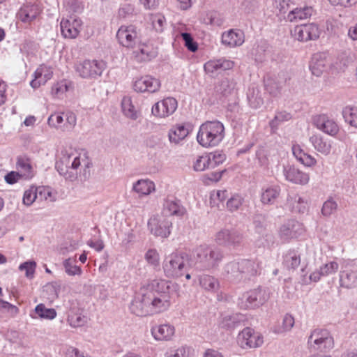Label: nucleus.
<instances>
[{
    "mask_svg": "<svg viewBox=\"0 0 357 357\" xmlns=\"http://www.w3.org/2000/svg\"><path fill=\"white\" fill-rule=\"evenodd\" d=\"M67 322L72 328L82 327L87 323V317L81 312L70 310L68 314Z\"/></svg>",
    "mask_w": 357,
    "mask_h": 357,
    "instance_id": "c03bdc74",
    "label": "nucleus"
},
{
    "mask_svg": "<svg viewBox=\"0 0 357 357\" xmlns=\"http://www.w3.org/2000/svg\"><path fill=\"white\" fill-rule=\"evenodd\" d=\"M34 312L37 317L31 315L33 319L38 317L41 319L52 320L55 319L57 315L55 309L47 308L43 303L37 305L34 309Z\"/></svg>",
    "mask_w": 357,
    "mask_h": 357,
    "instance_id": "37998d69",
    "label": "nucleus"
},
{
    "mask_svg": "<svg viewBox=\"0 0 357 357\" xmlns=\"http://www.w3.org/2000/svg\"><path fill=\"white\" fill-rule=\"evenodd\" d=\"M283 175L286 181L296 185H305L310 181V174L294 165L284 166Z\"/></svg>",
    "mask_w": 357,
    "mask_h": 357,
    "instance_id": "6ab92c4d",
    "label": "nucleus"
},
{
    "mask_svg": "<svg viewBox=\"0 0 357 357\" xmlns=\"http://www.w3.org/2000/svg\"><path fill=\"white\" fill-rule=\"evenodd\" d=\"M81 165L80 156L72 155H63L59 162L56 163V168L59 174L65 176L66 179L73 180L75 175H68L69 168L77 169Z\"/></svg>",
    "mask_w": 357,
    "mask_h": 357,
    "instance_id": "a211bd4d",
    "label": "nucleus"
},
{
    "mask_svg": "<svg viewBox=\"0 0 357 357\" xmlns=\"http://www.w3.org/2000/svg\"><path fill=\"white\" fill-rule=\"evenodd\" d=\"M237 342L243 349L257 348L263 344L264 337L255 329L246 327L238 333Z\"/></svg>",
    "mask_w": 357,
    "mask_h": 357,
    "instance_id": "9d476101",
    "label": "nucleus"
},
{
    "mask_svg": "<svg viewBox=\"0 0 357 357\" xmlns=\"http://www.w3.org/2000/svg\"><path fill=\"white\" fill-rule=\"evenodd\" d=\"M313 12L314 10L311 6L296 8L288 13L287 19L291 22L306 20L312 15Z\"/></svg>",
    "mask_w": 357,
    "mask_h": 357,
    "instance_id": "c9c22d12",
    "label": "nucleus"
},
{
    "mask_svg": "<svg viewBox=\"0 0 357 357\" xmlns=\"http://www.w3.org/2000/svg\"><path fill=\"white\" fill-rule=\"evenodd\" d=\"M225 137L224 124L220 121H207L202 123L197 134V141L204 148L218 146Z\"/></svg>",
    "mask_w": 357,
    "mask_h": 357,
    "instance_id": "f03ea898",
    "label": "nucleus"
},
{
    "mask_svg": "<svg viewBox=\"0 0 357 357\" xmlns=\"http://www.w3.org/2000/svg\"><path fill=\"white\" fill-rule=\"evenodd\" d=\"M71 87V82L67 79H62L54 83L51 89V94L54 98L62 99L66 92Z\"/></svg>",
    "mask_w": 357,
    "mask_h": 357,
    "instance_id": "79ce46f5",
    "label": "nucleus"
},
{
    "mask_svg": "<svg viewBox=\"0 0 357 357\" xmlns=\"http://www.w3.org/2000/svg\"><path fill=\"white\" fill-rule=\"evenodd\" d=\"M305 231V227L301 222L290 219L281 225L279 234L281 238L289 240L303 235Z\"/></svg>",
    "mask_w": 357,
    "mask_h": 357,
    "instance_id": "f3484780",
    "label": "nucleus"
},
{
    "mask_svg": "<svg viewBox=\"0 0 357 357\" xmlns=\"http://www.w3.org/2000/svg\"><path fill=\"white\" fill-rule=\"evenodd\" d=\"M268 290L259 287L242 294L238 300V306L241 310H254L262 306L269 299Z\"/></svg>",
    "mask_w": 357,
    "mask_h": 357,
    "instance_id": "39448f33",
    "label": "nucleus"
},
{
    "mask_svg": "<svg viewBox=\"0 0 357 357\" xmlns=\"http://www.w3.org/2000/svg\"><path fill=\"white\" fill-rule=\"evenodd\" d=\"M342 115L346 123H349L351 126L357 127V107L355 106L345 107L343 109Z\"/></svg>",
    "mask_w": 357,
    "mask_h": 357,
    "instance_id": "603ef678",
    "label": "nucleus"
},
{
    "mask_svg": "<svg viewBox=\"0 0 357 357\" xmlns=\"http://www.w3.org/2000/svg\"><path fill=\"white\" fill-rule=\"evenodd\" d=\"M244 33L238 29H231L222 34V44L229 47L241 46L244 43Z\"/></svg>",
    "mask_w": 357,
    "mask_h": 357,
    "instance_id": "7c9ffc66",
    "label": "nucleus"
},
{
    "mask_svg": "<svg viewBox=\"0 0 357 357\" xmlns=\"http://www.w3.org/2000/svg\"><path fill=\"white\" fill-rule=\"evenodd\" d=\"M234 62L225 58L210 60L204 65L205 72L213 75L220 70H227L233 68Z\"/></svg>",
    "mask_w": 357,
    "mask_h": 357,
    "instance_id": "c756f323",
    "label": "nucleus"
},
{
    "mask_svg": "<svg viewBox=\"0 0 357 357\" xmlns=\"http://www.w3.org/2000/svg\"><path fill=\"white\" fill-rule=\"evenodd\" d=\"M287 205L292 212L303 214L308 212L310 201L298 193H289L287 197Z\"/></svg>",
    "mask_w": 357,
    "mask_h": 357,
    "instance_id": "412c9836",
    "label": "nucleus"
},
{
    "mask_svg": "<svg viewBox=\"0 0 357 357\" xmlns=\"http://www.w3.org/2000/svg\"><path fill=\"white\" fill-rule=\"evenodd\" d=\"M195 261V268L199 271H209L218 266L223 258L222 252L215 247L202 244L192 250Z\"/></svg>",
    "mask_w": 357,
    "mask_h": 357,
    "instance_id": "20e7f679",
    "label": "nucleus"
},
{
    "mask_svg": "<svg viewBox=\"0 0 357 357\" xmlns=\"http://www.w3.org/2000/svg\"><path fill=\"white\" fill-rule=\"evenodd\" d=\"M354 54L342 52L340 54L333 62H331V70L332 73L344 72L354 61Z\"/></svg>",
    "mask_w": 357,
    "mask_h": 357,
    "instance_id": "473e14b6",
    "label": "nucleus"
},
{
    "mask_svg": "<svg viewBox=\"0 0 357 357\" xmlns=\"http://www.w3.org/2000/svg\"><path fill=\"white\" fill-rule=\"evenodd\" d=\"M295 324L294 317L289 313L284 315L281 326H278L274 329V333L280 334L289 332L294 327Z\"/></svg>",
    "mask_w": 357,
    "mask_h": 357,
    "instance_id": "3c124183",
    "label": "nucleus"
},
{
    "mask_svg": "<svg viewBox=\"0 0 357 357\" xmlns=\"http://www.w3.org/2000/svg\"><path fill=\"white\" fill-rule=\"evenodd\" d=\"M53 76V68L46 64L40 65L33 73V79L31 81L30 85L33 89H38L44 85Z\"/></svg>",
    "mask_w": 357,
    "mask_h": 357,
    "instance_id": "393cba45",
    "label": "nucleus"
},
{
    "mask_svg": "<svg viewBox=\"0 0 357 357\" xmlns=\"http://www.w3.org/2000/svg\"><path fill=\"white\" fill-rule=\"evenodd\" d=\"M39 187L31 186L26 189L23 195V204L26 206H31L36 199H38Z\"/></svg>",
    "mask_w": 357,
    "mask_h": 357,
    "instance_id": "864d4df0",
    "label": "nucleus"
},
{
    "mask_svg": "<svg viewBox=\"0 0 357 357\" xmlns=\"http://www.w3.org/2000/svg\"><path fill=\"white\" fill-rule=\"evenodd\" d=\"M337 204L332 197H329L323 204L321 208V214L324 217H329L337 211Z\"/></svg>",
    "mask_w": 357,
    "mask_h": 357,
    "instance_id": "bf43d9fd",
    "label": "nucleus"
},
{
    "mask_svg": "<svg viewBox=\"0 0 357 357\" xmlns=\"http://www.w3.org/2000/svg\"><path fill=\"white\" fill-rule=\"evenodd\" d=\"M243 198L240 195H234L227 202V208L231 211H237L243 204Z\"/></svg>",
    "mask_w": 357,
    "mask_h": 357,
    "instance_id": "69168bd1",
    "label": "nucleus"
},
{
    "mask_svg": "<svg viewBox=\"0 0 357 357\" xmlns=\"http://www.w3.org/2000/svg\"><path fill=\"white\" fill-rule=\"evenodd\" d=\"M309 142L313 149L320 154L327 156L332 150V141L318 132H313L309 137Z\"/></svg>",
    "mask_w": 357,
    "mask_h": 357,
    "instance_id": "5701e85b",
    "label": "nucleus"
},
{
    "mask_svg": "<svg viewBox=\"0 0 357 357\" xmlns=\"http://www.w3.org/2000/svg\"><path fill=\"white\" fill-rule=\"evenodd\" d=\"M242 238L237 231L223 229L216 233L215 241L220 245L236 246L241 243Z\"/></svg>",
    "mask_w": 357,
    "mask_h": 357,
    "instance_id": "4be33fe9",
    "label": "nucleus"
},
{
    "mask_svg": "<svg viewBox=\"0 0 357 357\" xmlns=\"http://www.w3.org/2000/svg\"><path fill=\"white\" fill-rule=\"evenodd\" d=\"M151 22L153 26L156 31L162 32L163 31L166 20L162 15L158 13L151 15Z\"/></svg>",
    "mask_w": 357,
    "mask_h": 357,
    "instance_id": "774afa93",
    "label": "nucleus"
},
{
    "mask_svg": "<svg viewBox=\"0 0 357 357\" xmlns=\"http://www.w3.org/2000/svg\"><path fill=\"white\" fill-rule=\"evenodd\" d=\"M238 323L237 318L235 315H225L219 321V326L225 329L234 328Z\"/></svg>",
    "mask_w": 357,
    "mask_h": 357,
    "instance_id": "0e129e2a",
    "label": "nucleus"
},
{
    "mask_svg": "<svg viewBox=\"0 0 357 357\" xmlns=\"http://www.w3.org/2000/svg\"><path fill=\"white\" fill-rule=\"evenodd\" d=\"M255 232L261 236L265 242H267L270 238V235L266 229V220L264 217L257 215L253 220Z\"/></svg>",
    "mask_w": 357,
    "mask_h": 357,
    "instance_id": "de8ad7c7",
    "label": "nucleus"
},
{
    "mask_svg": "<svg viewBox=\"0 0 357 357\" xmlns=\"http://www.w3.org/2000/svg\"><path fill=\"white\" fill-rule=\"evenodd\" d=\"M160 87V80L149 75L137 77L132 82L133 90L140 93H154L159 91Z\"/></svg>",
    "mask_w": 357,
    "mask_h": 357,
    "instance_id": "4468645a",
    "label": "nucleus"
},
{
    "mask_svg": "<svg viewBox=\"0 0 357 357\" xmlns=\"http://www.w3.org/2000/svg\"><path fill=\"white\" fill-rule=\"evenodd\" d=\"M190 133V126L186 123H177L171 127L168 132V139L174 145L182 144Z\"/></svg>",
    "mask_w": 357,
    "mask_h": 357,
    "instance_id": "a878e982",
    "label": "nucleus"
},
{
    "mask_svg": "<svg viewBox=\"0 0 357 357\" xmlns=\"http://www.w3.org/2000/svg\"><path fill=\"white\" fill-rule=\"evenodd\" d=\"M76 257H69L63 261L65 273L69 276H80L82 274V269L76 265Z\"/></svg>",
    "mask_w": 357,
    "mask_h": 357,
    "instance_id": "a18cd8bd",
    "label": "nucleus"
},
{
    "mask_svg": "<svg viewBox=\"0 0 357 357\" xmlns=\"http://www.w3.org/2000/svg\"><path fill=\"white\" fill-rule=\"evenodd\" d=\"M281 187L278 184L266 185L261 188L260 201L264 205H273L281 194Z\"/></svg>",
    "mask_w": 357,
    "mask_h": 357,
    "instance_id": "bb28decb",
    "label": "nucleus"
},
{
    "mask_svg": "<svg viewBox=\"0 0 357 357\" xmlns=\"http://www.w3.org/2000/svg\"><path fill=\"white\" fill-rule=\"evenodd\" d=\"M146 262L153 266L154 268L158 267L160 265V255L155 249H149L144 256Z\"/></svg>",
    "mask_w": 357,
    "mask_h": 357,
    "instance_id": "e2e57ef3",
    "label": "nucleus"
},
{
    "mask_svg": "<svg viewBox=\"0 0 357 357\" xmlns=\"http://www.w3.org/2000/svg\"><path fill=\"white\" fill-rule=\"evenodd\" d=\"M192 349L190 347L182 346L166 353L165 357H191Z\"/></svg>",
    "mask_w": 357,
    "mask_h": 357,
    "instance_id": "052dcab7",
    "label": "nucleus"
},
{
    "mask_svg": "<svg viewBox=\"0 0 357 357\" xmlns=\"http://www.w3.org/2000/svg\"><path fill=\"white\" fill-rule=\"evenodd\" d=\"M312 123L317 130L333 137H335L340 131L337 123L325 114L313 116Z\"/></svg>",
    "mask_w": 357,
    "mask_h": 357,
    "instance_id": "f8f14e48",
    "label": "nucleus"
},
{
    "mask_svg": "<svg viewBox=\"0 0 357 357\" xmlns=\"http://www.w3.org/2000/svg\"><path fill=\"white\" fill-rule=\"evenodd\" d=\"M16 167L18 172L22 178L30 179L34 175L33 169L30 159L26 156H20L17 158Z\"/></svg>",
    "mask_w": 357,
    "mask_h": 357,
    "instance_id": "f704fd0d",
    "label": "nucleus"
},
{
    "mask_svg": "<svg viewBox=\"0 0 357 357\" xmlns=\"http://www.w3.org/2000/svg\"><path fill=\"white\" fill-rule=\"evenodd\" d=\"M357 280V274L355 270H352L348 266H345L344 269L340 272V282L342 287L345 288H352L356 286Z\"/></svg>",
    "mask_w": 357,
    "mask_h": 357,
    "instance_id": "4c0bfd02",
    "label": "nucleus"
},
{
    "mask_svg": "<svg viewBox=\"0 0 357 357\" xmlns=\"http://www.w3.org/2000/svg\"><path fill=\"white\" fill-rule=\"evenodd\" d=\"M301 264V255L295 250H288L283 256V265L288 270H295Z\"/></svg>",
    "mask_w": 357,
    "mask_h": 357,
    "instance_id": "ea45409f",
    "label": "nucleus"
},
{
    "mask_svg": "<svg viewBox=\"0 0 357 357\" xmlns=\"http://www.w3.org/2000/svg\"><path fill=\"white\" fill-rule=\"evenodd\" d=\"M307 344L314 351L328 352L334 346V341L330 333L325 329L313 330L308 337Z\"/></svg>",
    "mask_w": 357,
    "mask_h": 357,
    "instance_id": "423d86ee",
    "label": "nucleus"
},
{
    "mask_svg": "<svg viewBox=\"0 0 357 357\" xmlns=\"http://www.w3.org/2000/svg\"><path fill=\"white\" fill-rule=\"evenodd\" d=\"M225 273L229 280H237L242 278L238 261H231L225 266Z\"/></svg>",
    "mask_w": 357,
    "mask_h": 357,
    "instance_id": "8fccbe9b",
    "label": "nucleus"
},
{
    "mask_svg": "<svg viewBox=\"0 0 357 357\" xmlns=\"http://www.w3.org/2000/svg\"><path fill=\"white\" fill-rule=\"evenodd\" d=\"M135 48L132 54L136 61L139 62L150 61L157 55L156 50L151 45L141 43L140 41Z\"/></svg>",
    "mask_w": 357,
    "mask_h": 357,
    "instance_id": "2f4dec72",
    "label": "nucleus"
},
{
    "mask_svg": "<svg viewBox=\"0 0 357 357\" xmlns=\"http://www.w3.org/2000/svg\"><path fill=\"white\" fill-rule=\"evenodd\" d=\"M121 108L123 113L126 116L131 119H136L137 118V112L134 105H132L130 97L125 96L121 100Z\"/></svg>",
    "mask_w": 357,
    "mask_h": 357,
    "instance_id": "09e8293b",
    "label": "nucleus"
},
{
    "mask_svg": "<svg viewBox=\"0 0 357 357\" xmlns=\"http://www.w3.org/2000/svg\"><path fill=\"white\" fill-rule=\"evenodd\" d=\"M173 284L168 280L156 279L140 289L132 301L130 312L139 317L160 314L172 305Z\"/></svg>",
    "mask_w": 357,
    "mask_h": 357,
    "instance_id": "f257e3e1",
    "label": "nucleus"
},
{
    "mask_svg": "<svg viewBox=\"0 0 357 357\" xmlns=\"http://www.w3.org/2000/svg\"><path fill=\"white\" fill-rule=\"evenodd\" d=\"M291 149L296 159L305 167H312L317 163L316 158L312 155L305 152L300 145L294 144Z\"/></svg>",
    "mask_w": 357,
    "mask_h": 357,
    "instance_id": "72a5a7b5",
    "label": "nucleus"
},
{
    "mask_svg": "<svg viewBox=\"0 0 357 357\" xmlns=\"http://www.w3.org/2000/svg\"><path fill=\"white\" fill-rule=\"evenodd\" d=\"M148 227L155 236L166 238L171 234L172 222L163 215H156L149 218Z\"/></svg>",
    "mask_w": 357,
    "mask_h": 357,
    "instance_id": "1a4fd4ad",
    "label": "nucleus"
},
{
    "mask_svg": "<svg viewBox=\"0 0 357 357\" xmlns=\"http://www.w3.org/2000/svg\"><path fill=\"white\" fill-rule=\"evenodd\" d=\"M50 128L61 130L62 132H71L77 124V116L72 112H56L47 119Z\"/></svg>",
    "mask_w": 357,
    "mask_h": 357,
    "instance_id": "0eeeda50",
    "label": "nucleus"
},
{
    "mask_svg": "<svg viewBox=\"0 0 357 357\" xmlns=\"http://www.w3.org/2000/svg\"><path fill=\"white\" fill-rule=\"evenodd\" d=\"M291 119V114L285 111L278 112L275 114V117L269 123L271 130H277L280 125L282 123L289 121Z\"/></svg>",
    "mask_w": 357,
    "mask_h": 357,
    "instance_id": "5fc2aeb1",
    "label": "nucleus"
},
{
    "mask_svg": "<svg viewBox=\"0 0 357 357\" xmlns=\"http://www.w3.org/2000/svg\"><path fill=\"white\" fill-rule=\"evenodd\" d=\"M331 59L326 52H317L313 54L310 62V70L312 75L320 77L329 67L331 68Z\"/></svg>",
    "mask_w": 357,
    "mask_h": 357,
    "instance_id": "aec40b11",
    "label": "nucleus"
},
{
    "mask_svg": "<svg viewBox=\"0 0 357 357\" xmlns=\"http://www.w3.org/2000/svg\"><path fill=\"white\" fill-rule=\"evenodd\" d=\"M36 262L33 260H29L24 263H22L18 268L20 271H24L25 277L29 279L34 278L35 271L36 269Z\"/></svg>",
    "mask_w": 357,
    "mask_h": 357,
    "instance_id": "4d7b16f0",
    "label": "nucleus"
},
{
    "mask_svg": "<svg viewBox=\"0 0 357 357\" xmlns=\"http://www.w3.org/2000/svg\"><path fill=\"white\" fill-rule=\"evenodd\" d=\"M193 169L196 172H202L211 169L208 154L197 156L193 162Z\"/></svg>",
    "mask_w": 357,
    "mask_h": 357,
    "instance_id": "6e6d98bb",
    "label": "nucleus"
},
{
    "mask_svg": "<svg viewBox=\"0 0 357 357\" xmlns=\"http://www.w3.org/2000/svg\"><path fill=\"white\" fill-rule=\"evenodd\" d=\"M41 13L38 5L36 3H26L21 6L17 12L19 20L23 23L30 24Z\"/></svg>",
    "mask_w": 357,
    "mask_h": 357,
    "instance_id": "c85d7f7f",
    "label": "nucleus"
},
{
    "mask_svg": "<svg viewBox=\"0 0 357 357\" xmlns=\"http://www.w3.org/2000/svg\"><path fill=\"white\" fill-rule=\"evenodd\" d=\"M116 38L120 45L130 49H135L140 40L139 32L134 25L121 26L117 31Z\"/></svg>",
    "mask_w": 357,
    "mask_h": 357,
    "instance_id": "9b49d317",
    "label": "nucleus"
},
{
    "mask_svg": "<svg viewBox=\"0 0 357 357\" xmlns=\"http://www.w3.org/2000/svg\"><path fill=\"white\" fill-rule=\"evenodd\" d=\"M211 169L222 164L226 160V155L222 151H215L208 153Z\"/></svg>",
    "mask_w": 357,
    "mask_h": 357,
    "instance_id": "13d9d810",
    "label": "nucleus"
},
{
    "mask_svg": "<svg viewBox=\"0 0 357 357\" xmlns=\"http://www.w3.org/2000/svg\"><path fill=\"white\" fill-rule=\"evenodd\" d=\"M186 213L185 208L181 205L180 201L167 197L164 199L162 204V215L166 218L168 216L183 217Z\"/></svg>",
    "mask_w": 357,
    "mask_h": 357,
    "instance_id": "b1692460",
    "label": "nucleus"
},
{
    "mask_svg": "<svg viewBox=\"0 0 357 357\" xmlns=\"http://www.w3.org/2000/svg\"><path fill=\"white\" fill-rule=\"evenodd\" d=\"M239 265V268L241 274V277L243 278V274H247L248 275H255L257 274L258 264L255 261L249 260V259H242L240 261H238Z\"/></svg>",
    "mask_w": 357,
    "mask_h": 357,
    "instance_id": "49530a36",
    "label": "nucleus"
},
{
    "mask_svg": "<svg viewBox=\"0 0 357 357\" xmlns=\"http://www.w3.org/2000/svg\"><path fill=\"white\" fill-rule=\"evenodd\" d=\"M265 88L267 92L273 96H277L280 93L281 86L273 79H267L265 81Z\"/></svg>",
    "mask_w": 357,
    "mask_h": 357,
    "instance_id": "338daca9",
    "label": "nucleus"
},
{
    "mask_svg": "<svg viewBox=\"0 0 357 357\" xmlns=\"http://www.w3.org/2000/svg\"><path fill=\"white\" fill-rule=\"evenodd\" d=\"M178 107L177 100L172 97H167L155 102L151 108V113L158 118H166L174 113Z\"/></svg>",
    "mask_w": 357,
    "mask_h": 357,
    "instance_id": "dca6fc26",
    "label": "nucleus"
},
{
    "mask_svg": "<svg viewBox=\"0 0 357 357\" xmlns=\"http://www.w3.org/2000/svg\"><path fill=\"white\" fill-rule=\"evenodd\" d=\"M247 99L250 106L253 109H258L264 104V98L259 87L251 85L247 92Z\"/></svg>",
    "mask_w": 357,
    "mask_h": 357,
    "instance_id": "e433bc0d",
    "label": "nucleus"
},
{
    "mask_svg": "<svg viewBox=\"0 0 357 357\" xmlns=\"http://www.w3.org/2000/svg\"><path fill=\"white\" fill-rule=\"evenodd\" d=\"M105 63L97 60H84L76 65L75 70L83 78H96L101 75Z\"/></svg>",
    "mask_w": 357,
    "mask_h": 357,
    "instance_id": "ddd939ff",
    "label": "nucleus"
},
{
    "mask_svg": "<svg viewBox=\"0 0 357 357\" xmlns=\"http://www.w3.org/2000/svg\"><path fill=\"white\" fill-rule=\"evenodd\" d=\"M56 199V193L47 187H39L38 200L53 202Z\"/></svg>",
    "mask_w": 357,
    "mask_h": 357,
    "instance_id": "680f3d73",
    "label": "nucleus"
},
{
    "mask_svg": "<svg viewBox=\"0 0 357 357\" xmlns=\"http://www.w3.org/2000/svg\"><path fill=\"white\" fill-rule=\"evenodd\" d=\"M192 257L185 252H174L165 256L162 270L168 278L176 279L184 275L192 267Z\"/></svg>",
    "mask_w": 357,
    "mask_h": 357,
    "instance_id": "7ed1b4c3",
    "label": "nucleus"
},
{
    "mask_svg": "<svg viewBox=\"0 0 357 357\" xmlns=\"http://www.w3.org/2000/svg\"><path fill=\"white\" fill-rule=\"evenodd\" d=\"M153 337L157 341H169L175 334V328L170 324L153 326L151 329Z\"/></svg>",
    "mask_w": 357,
    "mask_h": 357,
    "instance_id": "cd10ccee",
    "label": "nucleus"
},
{
    "mask_svg": "<svg viewBox=\"0 0 357 357\" xmlns=\"http://www.w3.org/2000/svg\"><path fill=\"white\" fill-rule=\"evenodd\" d=\"M198 279L200 286L207 291L215 292L220 288L218 280L212 275L202 274Z\"/></svg>",
    "mask_w": 357,
    "mask_h": 357,
    "instance_id": "a19ab883",
    "label": "nucleus"
},
{
    "mask_svg": "<svg viewBox=\"0 0 357 357\" xmlns=\"http://www.w3.org/2000/svg\"><path fill=\"white\" fill-rule=\"evenodd\" d=\"M132 190L139 196H146L155 191V183L149 179H139L133 183Z\"/></svg>",
    "mask_w": 357,
    "mask_h": 357,
    "instance_id": "58836bf2",
    "label": "nucleus"
},
{
    "mask_svg": "<svg viewBox=\"0 0 357 357\" xmlns=\"http://www.w3.org/2000/svg\"><path fill=\"white\" fill-rule=\"evenodd\" d=\"M321 33L319 26L316 23H307L296 26L291 35L299 42H307L317 40Z\"/></svg>",
    "mask_w": 357,
    "mask_h": 357,
    "instance_id": "6e6552de",
    "label": "nucleus"
},
{
    "mask_svg": "<svg viewBox=\"0 0 357 357\" xmlns=\"http://www.w3.org/2000/svg\"><path fill=\"white\" fill-rule=\"evenodd\" d=\"M82 20L75 16L62 18L60 22V30L62 36L67 39H75L82 29Z\"/></svg>",
    "mask_w": 357,
    "mask_h": 357,
    "instance_id": "2eb2a0df",
    "label": "nucleus"
}]
</instances>
